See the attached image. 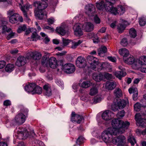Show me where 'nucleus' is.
I'll use <instances>...</instances> for the list:
<instances>
[{"label":"nucleus","instance_id":"1","mask_svg":"<svg viewBox=\"0 0 146 146\" xmlns=\"http://www.w3.org/2000/svg\"><path fill=\"white\" fill-rule=\"evenodd\" d=\"M111 125L112 127L103 131L101 135V138L107 143H111L113 135L124 132L129 127L130 123L127 121L124 122L122 120L114 119L112 121Z\"/></svg>","mask_w":146,"mask_h":146},{"label":"nucleus","instance_id":"2","mask_svg":"<svg viewBox=\"0 0 146 146\" xmlns=\"http://www.w3.org/2000/svg\"><path fill=\"white\" fill-rule=\"evenodd\" d=\"M33 5L35 7H37L38 9L37 11L35 12V13L38 19L41 20L47 18L46 13L43 10L47 7V5L46 2L35 1L33 3Z\"/></svg>","mask_w":146,"mask_h":146},{"label":"nucleus","instance_id":"3","mask_svg":"<svg viewBox=\"0 0 146 146\" xmlns=\"http://www.w3.org/2000/svg\"><path fill=\"white\" fill-rule=\"evenodd\" d=\"M21 112L24 113H19L17 115L15 118V121L18 124H21L23 123L25 120L26 117L25 114H26L28 112V110L27 109L23 108L21 110Z\"/></svg>","mask_w":146,"mask_h":146},{"label":"nucleus","instance_id":"4","mask_svg":"<svg viewBox=\"0 0 146 146\" xmlns=\"http://www.w3.org/2000/svg\"><path fill=\"white\" fill-rule=\"evenodd\" d=\"M41 54L38 52H30L27 53L26 58L28 59H32L35 60H38L41 58Z\"/></svg>","mask_w":146,"mask_h":146},{"label":"nucleus","instance_id":"5","mask_svg":"<svg viewBox=\"0 0 146 146\" xmlns=\"http://www.w3.org/2000/svg\"><path fill=\"white\" fill-rule=\"evenodd\" d=\"M19 5L20 8L23 12L25 19L29 20V19L27 15V13L29 9L32 8V6L28 3L26 4L25 5H22L21 4H19Z\"/></svg>","mask_w":146,"mask_h":146},{"label":"nucleus","instance_id":"6","mask_svg":"<svg viewBox=\"0 0 146 146\" xmlns=\"http://www.w3.org/2000/svg\"><path fill=\"white\" fill-rule=\"evenodd\" d=\"M64 71L68 74L73 73L75 70L74 66L72 64L68 63L63 66Z\"/></svg>","mask_w":146,"mask_h":146},{"label":"nucleus","instance_id":"7","mask_svg":"<svg viewBox=\"0 0 146 146\" xmlns=\"http://www.w3.org/2000/svg\"><path fill=\"white\" fill-rule=\"evenodd\" d=\"M76 64L79 68H84L86 66V62L85 58L81 56L78 57L76 61Z\"/></svg>","mask_w":146,"mask_h":146},{"label":"nucleus","instance_id":"8","mask_svg":"<svg viewBox=\"0 0 146 146\" xmlns=\"http://www.w3.org/2000/svg\"><path fill=\"white\" fill-rule=\"evenodd\" d=\"M86 13L90 17L94 16V12H95L94 6L92 4H89L86 5L85 7Z\"/></svg>","mask_w":146,"mask_h":146},{"label":"nucleus","instance_id":"9","mask_svg":"<svg viewBox=\"0 0 146 146\" xmlns=\"http://www.w3.org/2000/svg\"><path fill=\"white\" fill-rule=\"evenodd\" d=\"M104 8L107 11L110 12L114 15H116L117 13V9L113 7V4H107V3H106L104 5Z\"/></svg>","mask_w":146,"mask_h":146},{"label":"nucleus","instance_id":"10","mask_svg":"<svg viewBox=\"0 0 146 146\" xmlns=\"http://www.w3.org/2000/svg\"><path fill=\"white\" fill-rule=\"evenodd\" d=\"M82 26V25L80 24H76L74 25L73 29L75 35L80 36L83 35V33L81 29Z\"/></svg>","mask_w":146,"mask_h":146},{"label":"nucleus","instance_id":"11","mask_svg":"<svg viewBox=\"0 0 146 146\" xmlns=\"http://www.w3.org/2000/svg\"><path fill=\"white\" fill-rule=\"evenodd\" d=\"M114 117L113 113L111 111L107 110L104 111L102 114V117L105 120H109Z\"/></svg>","mask_w":146,"mask_h":146},{"label":"nucleus","instance_id":"12","mask_svg":"<svg viewBox=\"0 0 146 146\" xmlns=\"http://www.w3.org/2000/svg\"><path fill=\"white\" fill-rule=\"evenodd\" d=\"M83 119V118L82 116L76 114L74 112H72L71 120L72 122H76L77 123H79Z\"/></svg>","mask_w":146,"mask_h":146},{"label":"nucleus","instance_id":"13","mask_svg":"<svg viewBox=\"0 0 146 146\" xmlns=\"http://www.w3.org/2000/svg\"><path fill=\"white\" fill-rule=\"evenodd\" d=\"M135 65L136 66L146 65V56H143L135 60Z\"/></svg>","mask_w":146,"mask_h":146},{"label":"nucleus","instance_id":"14","mask_svg":"<svg viewBox=\"0 0 146 146\" xmlns=\"http://www.w3.org/2000/svg\"><path fill=\"white\" fill-rule=\"evenodd\" d=\"M135 119L137 123L139 125L143 126L144 123L146 124V119H143L139 114H137L135 115Z\"/></svg>","mask_w":146,"mask_h":146},{"label":"nucleus","instance_id":"15","mask_svg":"<svg viewBox=\"0 0 146 146\" xmlns=\"http://www.w3.org/2000/svg\"><path fill=\"white\" fill-rule=\"evenodd\" d=\"M26 62L25 57L22 56H20L17 58L16 65L18 66H22L24 65Z\"/></svg>","mask_w":146,"mask_h":146},{"label":"nucleus","instance_id":"16","mask_svg":"<svg viewBox=\"0 0 146 146\" xmlns=\"http://www.w3.org/2000/svg\"><path fill=\"white\" fill-rule=\"evenodd\" d=\"M83 29L86 32H89L94 30V26L93 24L90 22H87L82 26Z\"/></svg>","mask_w":146,"mask_h":146},{"label":"nucleus","instance_id":"17","mask_svg":"<svg viewBox=\"0 0 146 146\" xmlns=\"http://www.w3.org/2000/svg\"><path fill=\"white\" fill-rule=\"evenodd\" d=\"M53 69L55 68L57 66V61L56 58L54 57H51L48 60V65Z\"/></svg>","mask_w":146,"mask_h":146},{"label":"nucleus","instance_id":"18","mask_svg":"<svg viewBox=\"0 0 146 146\" xmlns=\"http://www.w3.org/2000/svg\"><path fill=\"white\" fill-rule=\"evenodd\" d=\"M56 32L60 35L63 36L65 35L67 31V28L66 25L61 26L56 28Z\"/></svg>","mask_w":146,"mask_h":146},{"label":"nucleus","instance_id":"19","mask_svg":"<svg viewBox=\"0 0 146 146\" xmlns=\"http://www.w3.org/2000/svg\"><path fill=\"white\" fill-rule=\"evenodd\" d=\"M6 21L3 20L2 18L0 19V27H2V30L3 31L9 32L11 29L10 28H8L5 25L7 24Z\"/></svg>","mask_w":146,"mask_h":146},{"label":"nucleus","instance_id":"20","mask_svg":"<svg viewBox=\"0 0 146 146\" xmlns=\"http://www.w3.org/2000/svg\"><path fill=\"white\" fill-rule=\"evenodd\" d=\"M44 93L45 95L49 96L52 95L50 86L49 84H46L43 86Z\"/></svg>","mask_w":146,"mask_h":146},{"label":"nucleus","instance_id":"21","mask_svg":"<svg viewBox=\"0 0 146 146\" xmlns=\"http://www.w3.org/2000/svg\"><path fill=\"white\" fill-rule=\"evenodd\" d=\"M116 83L114 81H108L106 84V87L108 90H112L116 86Z\"/></svg>","mask_w":146,"mask_h":146},{"label":"nucleus","instance_id":"22","mask_svg":"<svg viewBox=\"0 0 146 146\" xmlns=\"http://www.w3.org/2000/svg\"><path fill=\"white\" fill-rule=\"evenodd\" d=\"M129 57L127 58H123V60L125 63L129 64H134L135 65V60L133 56L131 55H129Z\"/></svg>","mask_w":146,"mask_h":146},{"label":"nucleus","instance_id":"23","mask_svg":"<svg viewBox=\"0 0 146 146\" xmlns=\"http://www.w3.org/2000/svg\"><path fill=\"white\" fill-rule=\"evenodd\" d=\"M18 135L19 137L21 136L22 137L20 138L21 139H23V138H26L29 135H30L29 133L27 130H23L18 131Z\"/></svg>","mask_w":146,"mask_h":146},{"label":"nucleus","instance_id":"24","mask_svg":"<svg viewBox=\"0 0 146 146\" xmlns=\"http://www.w3.org/2000/svg\"><path fill=\"white\" fill-rule=\"evenodd\" d=\"M18 18L19 14L16 13L10 16L9 18V21L11 23L14 24L17 23Z\"/></svg>","mask_w":146,"mask_h":146},{"label":"nucleus","instance_id":"25","mask_svg":"<svg viewBox=\"0 0 146 146\" xmlns=\"http://www.w3.org/2000/svg\"><path fill=\"white\" fill-rule=\"evenodd\" d=\"M104 77L103 75L100 73L97 74L94 73L93 75V79L97 82H100L103 79Z\"/></svg>","mask_w":146,"mask_h":146},{"label":"nucleus","instance_id":"26","mask_svg":"<svg viewBox=\"0 0 146 146\" xmlns=\"http://www.w3.org/2000/svg\"><path fill=\"white\" fill-rule=\"evenodd\" d=\"M128 103V100H120L117 102L118 106L119 109H122Z\"/></svg>","mask_w":146,"mask_h":146},{"label":"nucleus","instance_id":"27","mask_svg":"<svg viewBox=\"0 0 146 146\" xmlns=\"http://www.w3.org/2000/svg\"><path fill=\"white\" fill-rule=\"evenodd\" d=\"M119 54L123 56V58L127 57L129 55V51L125 48H121L119 50Z\"/></svg>","mask_w":146,"mask_h":146},{"label":"nucleus","instance_id":"28","mask_svg":"<svg viewBox=\"0 0 146 146\" xmlns=\"http://www.w3.org/2000/svg\"><path fill=\"white\" fill-rule=\"evenodd\" d=\"M107 49L106 47L104 46H102L98 50V55L100 56H103L104 54L107 51Z\"/></svg>","mask_w":146,"mask_h":146},{"label":"nucleus","instance_id":"29","mask_svg":"<svg viewBox=\"0 0 146 146\" xmlns=\"http://www.w3.org/2000/svg\"><path fill=\"white\" fill-rule=\"evenodd\" d=\"M114 74L117 78L121 80L122 77H124L126 75V74L125 72L121 70L115 72Z\"/></svg>","mask_w":146,"mask_h":146},{"label":"nucleus","instance_id":"30","mask_svg":"<svg viewBox=\"0 0 146 146\" xmlns=\"http://www.w3.org/2000/svg\"><path fill=\"white\" fill-rule=\"evenodd\" d=\"M91 84L90 81H84L82 83H79V85L82 88H87L90 86Z\"/></svg>","mask_w":146,"mask_h":146},{"label":"nucleus","instance_id":"31","mask_svg":"<svg viewBox=\"0 0 146 146\" xmlns=\"http://www.w3.org/2000/svg\"><path fill=\"white\" fill-rule=\"evenodd\" d=\"M42 92V88L38 86H36L34 89L33 94H41Z\"/></svg>","mask_w":146,"mask_h":146},{"label":"nucleus","instance_id":"32","mask_svg":"<svg viewBox=\"0 0 146 146\" xmlns=\"http://www.w3.org/2000/svg\"><path fill=\"white\" fill-rule=\"evenodd\" d=\"M86 59L87 61L90 64L96 62L98 60L96 58L91 56H88Z\"/></svg>","mask_w":146,"mask_h":146},{"label":"nucleus","instance_id":"33","mask_svg":"<svg viewBox=\"0 0 146 146\" xmlns=\"http://www.w3.org/2000/svg\"><path fill=\"white\" fill-rule=\"evenodd\" d=\"M14 68V66L13 64H7L5 68V70L7 72H11Z\"/></svg>","mask_w":146,"mask_h":146},{"label":"nucleus","instance_id":"34","mask_svg":"<svg viewBox=\"0 0 146 146\" xmlns=\"http://www.w3.org/2000/svg\"><path fill=\"white\" fill-rule=\"evenodd\" d=\"M114 95L117 98H119L122 95L121 89L119 88H117L114 91Z\"/></svg>","mask_w":146,"mask_h":146},{"label":"nucleus","instance_id":"35","mask_svg":"<svg viewBox=\"0 0 146 146\" xmlns=\"http://www.w3.org/2000/svg\"><path fill=\"white\" fill-rule=\"evenodd\" d=\"M98 92L97 88L96 87H93L91 88L89 92V95L93 96L96 94Z\"/></svg>","mask_w":146,"mask_h":146},{"label":"nucleus","instance_id":"36","mask_svg":"<svg viewBox=\"0 0 146 146\" xmlns=\"http://www.w3.org/2000/svg\"><path fill=\"white\" fill-rule=\"evenodd\" d=\"M141 107L146 108V105H141L139 103L137 102L134 105L135 110L136 111H139L140 110V108Z\"/></svg>","mask_w":146,"mask_h":146},{"label":"nucleus","instance_id":"37","mask_svg":"<svg viewBox=\"0 0 146 146\" xmlns=\"http://www.w3.org/2000/svg\"><path fill=\"white\" fill-rule=\"evenodd\" d=\"M105 4H104V1L102 0L100 3H97L96 6L98 9L101 10L104 8Z\"/></svg>","mask_w":146,"mask_h":146},{"label":"nucleus","instance_id":"38","mask_svg":"<svg viewBox=\"0 0 146 146\" xmlns=\"http://www.w3.org/2000/svg\"><path fill=\"white\" fill-rule=\"evenodd\" d=\"M98 64L99 62L97 60L96 62L90 64V67L92 69L96 71L97 70H98Z\"/></svg>","mask_w":146,"mask_h":146},{"label":"nucleus","instance_id":"39","mask_svg":"<svg viewBox=\"0 0 146 146\" xmlns=\"http://www.w3.org/2000/svg\"><path fill=\"white\" fill-rule=\"evenodd\" d=\"M128 140L131 143L132 146H133L135 143H136L135 139L132 135H130L129 136Z\"/></svg>","mask_w":146,"mask_h":146},{"label":"nucleus","instance_id":"40","mask_svg":"<svg viewBox=\"0 0 146 146\" xmlns=\"http://www.w3.org/2000/svg\"><path fill=\"white\" fill-rule=\"evenodd\" d=\"M82 42V41L80 40H78L77 42H73L72 43V45L71 48L72 49H75L77 48V46L81 44Z\"/></svg>","mask_w":146,"mask_h":146},{"label":"nucleus","instance_id":"41","mask_svg":"<svg viewBox=\"0 0 146 146\" xmlns=\"http://www.w3.org/2000/svg\"><path fill=\"white\" fill-rule=\"evenodd\" d=\"M129 34L130 36L132 38H134L137 36L136 31L135 29L131 28L129 30Z\"/></svg>","mask_w":146,"mask_h":146},{"label":"nucleus","instance_id":"42","mask_svg":"<svg viewBox=\"0 0 146 146\" xmlns=\"http://www.w3.org/2000/svg\"><path fill=\"white\" fill-rule=\"evenodd\" d=\"M27 30L26 26L25 25H23L20 26L17 29L18 33H20L22 31H25Z\"/></svg>","mask_w":146,"mask_h":146},{"label":"nucleus","instance_id":"43","mask_svg":"<svg viewBox=\"0 0 146 146\" xmlns=\"http://www.w3.org/2000/svg\"><path fill=\"white\" fill-rule=\"evenodd\" d=\"M48 61L47 58L43 57L42 59V64L44 66H47L48 65Z\"/></svg>","mask_w":146,"mask_h":146},{"label":"nucleus","instance_id":"44","mask_svg":"<svg viewBox=\"0 0 146 146\" xmlns=\"http://www.w3.org/2000/svg\"><path fill=\"white\" fill-rule=\"evenodd\" d=\"M125 25L123 24H119L117 27L119 32L120 33H121L125 29Z\"/></svg>","mask_w":146,"mask_h":146},{"label":"nucleus","instance_id":"45","mask_svg":"<svg viewBox=\"0 0 146 146\" xmlns=\"http://www.w3.org/2000/svg\"><path fill=\"white\" fill-rule=\"evenodd\" d=\"M106 65V63H100L99 62L98 65V71H100L104 68H105V66Z\"/></svg>","mask_w":146,"mask_h":146},{"label":"nucleus","instance_id":"46","mask_svg":"<svg viewBox=\"0 0 146 146\" xmlns=\"http://www.w3.org/2000/svg\"><path fill=\"white\" fill-rule=\"evenodd\" d=\"M139 23L141 26H144L146 24V19L145 18H141L139 20Z\"/></svg>","mask_w":146,"mask_h":146},{"label":"nucleus","instance_id":"47","mask_svg":"<svg viewBox=\"0 0 146 146\" xmlns=\"http://www.w3.org/2000/svg\"><path fill=\"white\" fill-rule=\"evenodd\" d=\"M90 97L88 94H84L81 97V99L84 101H87L90 100Z\"/></svg>","mask_w":146,"mask_h":146},{"label":"nucleus","instance_id":"48","mask_svg":"<svg viewBox=\"0 0 146 146\" xmlns=\"http://www.w3.org/2000/svg\"><path fill=\"white\" fill-rule=\"evenodd\" d=\"M111 109L113 111H117L119 108L118 104L115 103L111 105Z\"/></svg>","mask_w":146,"mask_h":146},{"label":"nucleus","instance_id":"49","mask_svg":"<svg viewBox=\"0 0 146 146\" xmlns=\"http://www.w3.org/2000/svg\"><path fill=\"white\" fill-rule=\"evenodd\" d=\"M38 36V35L36 33H32V35L31 36V40L33 41H36Z\"/></svg>","mask_w":146,"mask_h":146},{"label":"nucleus","instance_id":"50","mask_svg":"<svg viewBox=\"0 0 146 146\" xmlns=\"http://www.w3.org/2000/svg\"><path fill=\"white\" fill-rule=\"evenodd\" d=\"M125 115V111L122 110L118 112L117 114V116L118 117H123Z\"/></svg>","mask_w":146,"mask_h":146},{"label":"nucleus","instance_id":"51","mask_svg":"<svg viewBox=\"0 0 146 146\" xmlns=\"http://www.w3.org/2000/svg\"><path fill=\"white\" fill-rule=\"evenodd\" d=\"M128 43V42L127 41L126 39L125 38L123 39L121 42V44L124 46H126L127 45Z\"/></svg>","mask_w":146,"mask_h":146},{"label":"nucleus","instance_id":"52","mask_svg":"<svg viewBox=\"0 0 146 146\" xmlns=\"http://www.w3.org/2000/svg\"><path fill=\"white\" fill-rule=\"evenodd\" d=\"M104 77L107 79L110 80L112 78V76L111 74L108 73H105L103 76Z\"/></svg>","mask_w":146,"mask_h":146},{"label":"nucleus","instance_id":"53","mask_svg":"<svg viewBox=\"0 0 146 146\" xmlns=\"http://www.w3.org/2000/svg\"><path fill=\"white\" fill-rule=\"evenodd\" d=\"M63 44L64 46H66L70 42V40L68 39L62 38Z\"/></svg>","mask_w":146,"mask_h":146},{"label":"nucleus","instance_id":"54","mask_svg":"<svg viewBox=\"0 0 146 146\" xmlns=\"http://www.w3.org/2000/svg\"><path fill=\"white\" fill-rule=\"evenodd\" d=\"M84 138L81 137H79L77 139L76 143L78 145H80L82 143L83 141Z\"/></svg>","mask_w":146,"mask_h":146},{"label":"nucleus","instance_id":"55","mask_svg":"<svg viewBox=\"0 0 146 146\" xmlns=\"http://www.w3.org/2000/svg\"><path fill=\"white\" fill-rule=\"evenodd\" d=\"M36 86V84L35 83H31L27 85L26 86H25V89H27V88H28V87H30L31 88H33L34 89Z\"/></svg>","mask_w":146,"mask_h":146},{"label":"nucleus","instance_id":"56","mask_svg":"<svg viewBox=\"0 0 146 146\" xmlns=\"http://www.w3.org/2000/svg\"><path fill=\"white\" fill-rule=\"evenodd\" d=\"M93 38V42L94 43H97L99 42V40L98 38L96 35L95 34Z\"/></svg>","mask_w":146,"mask_h":146},{"label":"nucleus","instance_id":"57","mask_svg":"<svg viewBox=\"0 0 146 146\" xmlns=\"http://www.w3.org/2000/svg\"><path fill=\"white\" fill-rule=\"evenodd\" d=\"M15 35V33L13 32H11L10 33H9L8 36L7 37V38L8 40H9L11 38H13V37Z\"/></svg>","mask_w":146,"mask_h":146},{"label":"nucleus","instance_id":"58","mask_svg":"<svg viewBox=\"0 0 146 146\" xmlns=\"http://www.w3.org/2000/svg\"><path fill=\"white\" fill-rule=\"evenodd\" d=\"M94 22L96 24H99L100 22V19L96 15L94 16Z\"/></svg>","mask_w":146,"mask_h":146},{"label":"nucleus","instance_id":"59","mask_svg":"<svg viewBox=\"0 0 146 146\" xmlns=\"http://www.w3.org/2000/svg\"><path fill=\"white\" fill-rule=\"evenodd\" d=\"M102 100V98L100 97L97 96L95 97L94 99V102L95 103L100 102Z\"/></svg>","mask_w":146,"mask_h":146},{"label":"nucleus","instance_id":"60","mask_svg":"<svg viewBox=\"0 0 146 146\" xmlns=\"http://www.w3.org/2000/svg\"><path fill=\"white\" fill-rule=\"evenodd\" d=\"M54 21V19L51 17L49 19H48V23L49 25L52 24L53 23Z\"/></svg>","mask_w":146,"mask_h":146},{"label":"nucleus","instance_id":"61","mask_svg":"<svg viewBox=\"0 0 146 146\" xmlns=\"http://www.w3.org/2000/svg\"><path fill=\"white\" fill-rule=\"evenodd\" d=\"M6 64V62L5 61L3 60L0 61V69L4 68Z\"/></svg>","mask_w":146,"mask_h":146},{"label":"nucleus","instance_id":"62","mask_svg":"<svg viewBox=\"0 0 146 146\" xmlns=\"http://www.w3.org/2000/svg\"><path fill=\"white\" fill-rule=\"evenodd\" d=\"M44 30L46 29H48L51 32H53L54 31V29L50 27L46 26L44 27Z\"/></svg>","mask_w":146,"mask_h":146},{"label":"nucleus","instance_id":"63","mask_svg":"<svg viewBox=\"0 0 146 146\" xmlns=\"http://www.w3.org/2000/svg\"><path fill=\"white\" fill-rule=\"evenodd\" d=\"M3 104L5 106H7L10 105L11 103L10 101L9 100H7L4 101Z\"/></svg>","mask_w":146,"mask_h":146},{"label":"nucleus","instance_id":"64","mask_svg":"<svg viewBox=\"0 0 146 146\" xmlns=\"http://www.w3.org/2000/svg\"><path fill=\"white\" fill-rule=\"evenodd\" d=\"M14 12L15 11L13 9L9 10L7 12V15L9 16H11L13 15L15 13H14Z\"/></svg>","mask_w":146,"mask_h":146}]
</instances>
